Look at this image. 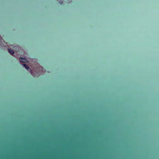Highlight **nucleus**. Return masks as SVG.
<instances>
[{
	"instance_id": "nucleus-1",
	"label": "nucleus",
	"mask_w": 159,
	"mask_h": 159,
	"mask_svg": "<svg viewBox=\"0 0 159 159\" xmlns=\"http://www.w3.org/2000/svg\"><path fill=\"white\" fill-rule=\"evenodd\" d=\"M23 65L35 77L36 76V72H33L31 69L29 67L28 65L26 64H23Z\"/></svg>"
},
{
	"instance_id": "nucleus-2",
	"label": "nucleus",
	"mask_w": 159,
	"mask_h": 159,
	"mask_svg": "<svg viewBox=\"0 0 159 159\" xmlns=\"http://www.w3.org/2000/svg\"><path fill=\"white\" fill-rule=\"evenodd\" d=\"M8 51H9V52L10 53V54L12 55H13L14 54V51L12 50H11V49H8Z\"/></svg>"
},
{
	"instance_id": "nucleus-3",
	"label": "nucleus",
	"mask_w": 159,
	"mask_h": 159,
	"mask_svg": "<svg viewBox=\"0 0 159 159\" xmlns=\"http://www.w3.org/2000/svg\"><path fill=\"white\" fill-rule=\"evenodd\" d=\"M20 61L22 62H25L26 60L24 58L20 57L19 58Z\"/></svg>"
},
{
	"instance_id": "nucleus-4",
	"label": "nucleus",
	"mask_w": 159,
	"mask_h": 159,
	"mask_svg": "<svg viewBox=\"0 0 159 159\" xmlns=\"http://www.w3.org/2000/svg\"><path fill=\"white\" fill-rule=\"evenodd\" d=\"M60 2L61 3V4H62V2Z\"/></svg>"
}]
</instances>
